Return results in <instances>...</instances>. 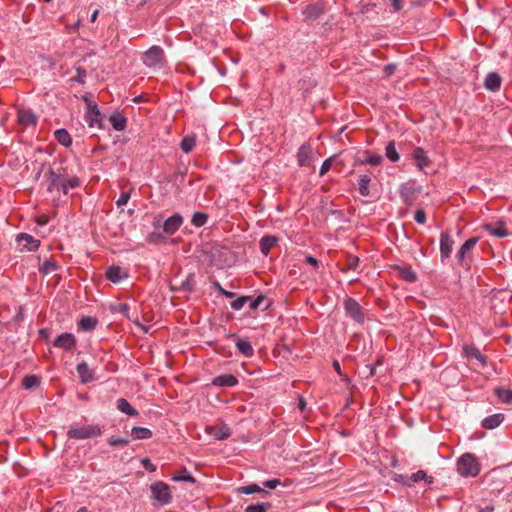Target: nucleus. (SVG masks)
<instances>
[{"instance_id": "393cba45", "label": "nucleus", "mask_w": 512, "mask_h": 512, "mask_svg": "<svg viewBox=\"0 0 512 512\" xmlns=\"http://www.w3.org/2000/svg\"><path fill=\"white\" fill-rule=\"evenodd\" d=\"M81 180L78 176H68L65 181H63L60 186L56 189L57 191H61L64 195H66L69 189H76L80 187Z\"/></svg>"}, {"instance_id": "bf43d9fd", "label": "nucleus", "mask_w": 512, "mask_h": 512, "mask_svg": "<svg viewBox=\"0 0 512 512\" xmlns=\"http://www.w3.org/2000/svg\"><path fill=\"white\" fill-rule=\"evenodd\" d=\"M414 220L419 224H424L426 222V213L424 210L419 209L415 212Z\"/></svg>"}, {"instance_id": "0eeeda50", "label": "nucleus", "mask_w": 512, "mask_h": 512, "mask_svg": "<svg viewBox=\"0 0 512 512\" xmlns=\"http://www.w3.org/2000/svg\"><path fill=\"white\" fill-rule=\"evenodd\" d=\"M478 240V237H471L462 244L456 255L459 265L463 267L470 266L471 251L477 244Z\"/></svg>"}, {"instance_id": "f257e3e1", "label": "nucleus", "mask_w": 512, "mask_h": 512, "mask_svg": "<svg viewBox=\"0 0 512 512\" xmlns=\"http://www.w3.org/2000/svg\"><path fill=\"white\" fill-rule=\"evenodd\" d=\"M103 433L102 427L98 424L93 425H71L67 431V437L75 440H85L100 436Z\"/></svg>"}, {"instance_id": "9d476101", "label": "nucleus", "mask_w": 512, "mask_h": 512, "mask_svg": "<svg viewBox=\"0 0 512 512\" xmlns=\"http://www.w3.org/2000/svg\"><path fill=\"white\" fill-rule=\"evenodd\" d=\"M411 157L419 170H424L431 164V160L428 157L427 152L420 146L413 149Z\"/></svg>"}, {"instance_id": "4c0bfd02", "label": "nucleus", "mask_w": 512, "mask_h": 512, "mask_svg": "<svg viewBox=\"0 0 512 512\" xmlns=\"http://www.w3.org/2000/svg\"><path fill=\"white\" fill-rule=\"evenodd\" d=\"M494 394L497 398L506 404L512 403V390L509 388L496 387L494 389Z\"/></svg>"}, {"instance_id": "c03bdc74", "label": "nucleus", "mask_w": 512, "mask_h": 512, "mask_svg": "<svg viewBox=\"0 0 512 512\" xmlns=\"http://www.w3.org/2000/svg\"><path fill=\"white\" fill-rule=\"evenodd\" d=\"M410 480L412 481V485L422 480H424L427 484H432L434 478L432 476H428L424 470H418L410 476Z\"/></svg>"}, {"instance_id": "e2e57ef3", "label": "nucleus", "mask_w": 512, "mask_h": 512, "mask_svg": "<svg viewBox=\"0 0 512 512\" xmlns=\"http://www.w3.org/2000/svg\"><path fill=\"white\" fill-rule=\"evenodd\" d=\"M141 464L142 466L148 470L149 472H154L156 471V465H154L149 458H143L141 460Z\"/></svg>"}, {"instance_id": "13d9d810", "label": "nucleus", "mask_w": 512, "mask_h": 512, "mask_svg": "<svg viewBox=\"0 0 512 512\" xmlns=\"http://www.w3.org/2000/svg\"><path fill=\"white\" fill-rule=\"evenodd\" d=\"M130 199V193L129 192H122L119 196V198L116 201V205L118 207L124 206L127 204V202Z\"/></svg>"}, {"instance_id": "37998d69", "label": "nucleus", "mask_w": 512, "mask_h": 512, "mask_svg": "<svg viewBox=\"0 0 512 512\" xmlns=\"http://www.w3.org/2000/svg\"><path fill=\"white\" fill-rule=\"evenodd\" d=\"M196 144V138L194 135L185 136L180 143V148L184 153H189L193 150Z\"/></svg>"}, {"instance_id": "774afa93", "label": "nucleus", "mask_w": 512, "mask_h": 512, "mask_svg": "<svg viewBox=\"0 0 512 512\" xmlns=\"http://www.w3.org/2000/svg\"><path fill=\"white\" fill-rule=\"evenodd\" d=\"M86 77V72L82 68H77V76L75 77V80L84 83V78Z\"/></svg>"}, {"instance_id": "2f4dec72", "label": "nucleus", "mask_w": 512, "mask_h": 512, "mask_svg": "<svg viewBox=\"0 0 512 512\" xmlns=\"http://www.w3.org/2000/svg\"><path fill=\"white\" fill-rule=\"evenodd\" d=\"M209 434L212 435L217 440L227 439L231 435L230 428L227 426H214L209 430Z\"/></svg>"}, {"instance_id": "2eb2a0df", "label": "nucleus", "mask_w": 512, "mask_h": 512, "mask_svg": "<svg viewBox=\"0 0 512 512\" xmlns=\"http://www.w3.org/2000/svg\"><path fill=\"white\" fill-rule=\"evenodd\" d=\"M363 156H357L355 158V165H366L378 166L383 162V157L379 154H371L369 150H365L362 153Z\"/></svg>"}, {"instance_id": "79ce46f5", "label": "nucleus", "mask_w": 512, "mask_h": 512, "mask_svg": "<svg viewBox=\"0 0 512 512\" xmlns=\"http://www.w3.org/2000/svg\"><path fill=\"white\" fill-rule=\"evenodd\" d=\"M40 385V377L37 375H26L22 380V387L26 390L36 388Z\"/></svg>"}, {"instance_id": "a878e982", "label": "nucleus", "mask_w": 512, "mask_h": 512, "mask_svg": "<svg viewBox=\"0 0 512 512\" xmlns=\"http://www.w3.org/2000/svg\"><path fill=\"white\" fill-rule=\"evenodd\" d=\"M504 414L496 413L482 420V427L488 430L497 428L504 421Z\"/></svg>"}, {"instance_id": "4d7b16f0", "label": "nucleus", "mask_w": 512, "mask_h": 512, "mask_svg": "<svg viewBox=\"0 0 512 512\" xmlns=\"http://www.w3.org/2000/svg\"><path fill=\"white\" fill-rule=\"evenodd\" d=\"M97 322H79V330L90 332L96 328Z\"/></svg>"}, {"instance_id": "6e6d98bb", "label": "nucleus", "mask_w": 512, "mask_h": 512, "mask_svg": "<svg viewBox=\"0 0 512 512\" xmlns=\"http://www.w3.org/2000/svg\"><path fill=\"white\" fill-rule=\"evenodd\" d=\"M360 259L358 256L349 255L347 258V268L350 270H356L359 266Z\"/></svg>"}, {"instance_id": "4468645a", "label": "nucleus", "mask_w": 512, "mask_h": 512, "mask_svg": "<svg viewBox=\"0 0 512 512\" xmlns=\"http://www.w3.org/2000/svg\"><path fill=\"white\" fill-rule=\"evenodd\" d=\"M463 354L468 360L475 359L482 367L486 366L487 358L480 350L473 344L465 345L463 347Z\"/></svg>"}, {"instance_id": "473e14b6", "label": "nucleus", "mask_w": 512, "mask_h": 512, "mask_svg": "<svg viewBox=\"0 0 512 512\" xmlns=\"http://www.w3.org/2000/svg\"><path fill=\"white\" fill-rule=\"evenodd\" d=\"M235 344L239 352L245 357L250 358L254 355V349L249 341L238 338Z\"/></svg>"}, {"instance_id": "338daca9", "label": "nucleus", "mask_w": 512, "mask_h": 512, "mask_svg": "<svg viewBox=\"0 0 512 512\" xmlns=\"http://www.w3.org/2000/svg\"><path fill=\"white\" fill-rule=\"evenodd\" d=\"M49 222V217L45 214L37 216L36 223L40 226H45Z\"/></svg>"}, {"instance_id": "20e7f679", "label": "nucleus", "mask_w": 512, "mask_h": 512, "mask_svg": "<svg viewBox=\"0 0 512 512\" xmlns=\"http://www.w3.org/2000/svg\"><path fill=\"white\" fill-rule=\"evenodd\" d=\"M421 187L415 181L402 183L399 187V195L405 205L411 206L418 198Z\"/></svg>"}, {"instance_id": "09e8293b", "label": "nucleus", "mask_w": 512, "mask_h": 512, "mask_svg": "<svg viewBox=\"0 0 512 512\" xmlns=\"http://www.w3.org/2000/svg\"><path fill=\"white\" fill-rule=\"evenodd\" d=\"M271 507V503L262 502L254 505H249L245 508V512H267V510Z\"/></svg>"}, {"instance_id": "ea45409f", "label": "nucleus", "mask_w": 512, "mask_h": 512, "mask_svg": "<svg viewBox=\"0 0 512 512\" xmlns=\"http://www.w3.org/2000/svg\"><path fill=\"white\" fill-rule=\"evenodd\" d=\"M124 276L119 266H111L106 271V277L113 283L119 282Z\"/></svg>"}, {"instance_id": "0e129e2a", "label": "nucleus", "mask_w": 512, "mask_h": 512, "mask_svg": "<svg viewBox=\"0 0 512 512\" xmlns=\"http://www.w3.org/2000/svg\"><path fill=\"white\" fill-rule=\"evenodd\" d=\"M305 263L311 265L315 270L319 269V261L313 256H306Z\"/></svg>"}, {"instance_id": "680f3d73", "label": "nucleus", "mask_w": 512, "mask_h": 512, "mask_svg": "<svg viewBox=\"0 0 512 512\" xmlns=\"http://www.w3.org/2000/svg\"><path fill=\"white\" fill-rule=\"evenodd\" d=\"M215 287L220 294L224 295L227 298L234 299L236 297V293L225 290L220 286L219 283H215Z\"/></svg>"}, {"instance_id": "7c9ffc66", "label": "nucleus", "mask_w": 512, "mask_h": 512, "mask_svg": "<svg viewBox=\"0 0 512 512\" xmlns=\"http://www.w3.org/2000/svg\"><path fill=\"white\" fill-rule=\"evenodd\" d=\"M263 302H266L265 306L262 308V310H266L270 306V302L267 300V298L264 295H258L256 298H253L252 296H249V301H247L246 306L250 310H256Z\"/></svg>"}, {"instance_id": "c9c22d12", "label": "nucleus", "mask_w": 512, "mask_h": 512, "mask_svg": "<svg viewBox=\"0 0 512 512\" xmlns=\"http://www.w3.org/2000/svg\"><path fill=\"white\" fill-rule=\"evenodd\" d=\"M371 182V177L368 174H362L359 176L358 185H359V193L361 196L367 197L370 195L369 184Z\"/></svg>"}, {"instance_id": "de8ad7c7", "label": "nucleus", "mask_w": 512, "mask_h": 512, "mask_svg": "<svg viewBox=\"0 0 512 512\" xmlns=\"http://www.w3.org/2000/svg\"><path fill=\"white\" fill-rule=\"evenodd\" d=\"M146 241L150 244L158 245L165 242V237L161 232L153 231L146 236Z\"/></svg>"}, {"instance_id": "6e6552de", "label": "nucleus", "mask_w": 512, "mask_h": 512, "mask_svg": "<svg viewBox=\"0 0 512 512\" xmlns=\"http://www.w3.org/2000/svg\"><path fill=\"white\" fill-rule=\"evenodd\" d=\"M324 11H325L324 3L320 2V1L310 3L303 10L304 20L307 22L315 21L324 13Z\"/></svg>"}, {"instance_id": "7ed1b4c3", "label": "nucleus", "mask_w": 512, "mask_h": 512, "mask_svg": "<svg viewBox=\"0 0 512 512\" xmlns=\"http://www.w3.org/2000/svg\"><path fill=\"white\" fill-rule=\"evenodd\" d=\"M143 64L152 69H161L165 64L164 50L157 45L150 47L142 55Z\"/></svg>"}, {"instance_id": "1a4fd4ad", "label": "nucleus", "mask_w": 512, "mask_h": 512, "mask_svg": "<svg viewBox=\"0 0 512 512\" xmlns=\"http://www.w3.org/2000/svg\"><path fill=\"white\" fill-rule=\"evenodd\" d=\"M454 241L451 238L448 231H443L440 237V255L441 261L444 262L446 259L450 258L451 253L453 251Z\"/></svg>"}, {"instance_id": "e433bc0d", "label": "nucleus", "mask_w": 512, "mask_h": 512, "mask_svg": "<svg viewBox=\"0 0 512 512\" xmlns=\"http://www.w3.org/2000/svg\"><path fill=\"white\" fill-rule=\"evenodd\" d=\"M59 268L58 263L52 258L46 259L39 266V272L43 275H48L55 272Z\"/></svg>"}, {"instance_id": "4be33fe9", "label": "nucleus", "mask_w": 512, "mask_h": 512, "mask_svg": "<svg viewBox=\"0 0 512 512\" xmlns=\"http://www.w3.org/2000/svg\"><path fill=\"white\" fill-rule=\"evenodd\" d=\"M211 384L216 387H234L238 384V379L232 374H223L214 377Z\"/></svg>"}, {"instance_id": "a19ab883", "label": "nucleus", "mask_w": 512, "mask_h": 512, "mask_svg": "<svg viewBox=\"0 0 512 512\" xmlns=\"http://www.w3.org/2000/svg\"><path fill=\"white\" fill-rule=\"evenodd\" d=\"M385 156L391 161V162H397L400 159V155L397 152L396 145L394 141H389L388 144L385 147Z\"/></svg>"}, {"instance_id": "423d86ee", "label": "nucleus", "mask_w": 512, "mask_h": 512, "mask_svg": "<svg viewBox=\"0 0 512 512\" xmlns=\"http://www.w3.org/2000/svg\"><path fill=\"white\" fill-rule=\"evenodd\" d=\"M150 490L153 499L161 505H167L171 502L172 495L168 484L162 481H157L150 486Z\"/></svg>"}, {"instance_id": "f8f14e48", "label": "nucleus", "mask_w": 512, "mask_h": 512, "mask_svg": "<svg viewBox=\"0 0 512 512\" xmlns=\"http://www.w3.org/2000/svg\"><path fill=\"white\" fill-rule=\"evenodd\" d=\"M85 120L89 127H98L102 128V119L100 110L97 107V104H88V111L85 115Z\"/></svg>"}, {"instance_id": "5fc2aeb1", "label": "nucleus", "mask_w": 512, "mask_h": 512, "mask_svg": "<svg viewBox=\"0 0 512 512\" xmlns=\"http://www.w3.org/2000/svg\"><path fill=\"white\" fill-rule=\"evenodd\" d=\"M336 159V155H333L332 157L327 158L320 167V176L325 175L332 167L333 162Z\"/></svg>"}, {"instance_id": "8fccbe9b", "label": "nucleus", "mask_w": 512, "mask_h": 512, "mask_svg": "<svg viewBox=\"0 0 512 512\" xmlns=\"http://www.w3.org/2000/svg\"><path fill=\"white\" fill-rule=\"evenodd\" d=\"M247 301H249V296H240L238 298H234L230 305L234 310H241L246 306Z\"/></svg>"}, {"instance_id": "c85d7f7f", "label": "nucleus", "mask_w": 512, "mask_h": 512, "mask_svg": "<svg viewBox=\"0 0 512 512\" xmlns=\"http://www.w3.org/2000/svg\"><path fill=\"white\" fill-rule=\"evenodd\" d=\"M109 121L112 127L116 131H123L126 128L127 119L122 113H114L109 117Z\"/></svg>"}, {"instance_id": "3c124183", "label": "nucleus", "mask_w": 512, "mask_h": 512, "mask_svg": "<svg viewBox=\"0 0 512 512\" xmlns=\"http://www.w3.org/2000/svg\"><path fill=\"white\" fill-rule=\"evenodd\" d=\"M194 278H195V275L193 273H190L187 276L186 280L181 283L180 289L183 291L191 292L194 287Z\"/></svg>"}, {"instance_id": "cd10ccee", "label": "nucleus", "mask_w": 512, "mask_h": 512, "mask_svg": "<svg viewBox=\"0 0 512 512\" xmlns=\"http://www.w3.org/2000/svg\"><path fill=\"white\" fill-rule=\"evenodd\" d=\"M77 373L82 383H88L93 380V372L89 369L86 362H81L76 367Z\"/></svg>"}, {"instance_id": "ddd939ff", "label": "nucleus", "mask_w": 512, "mask_h": 512, "mask_svg": "<svg viewBox=\"0 0 512 512\" xmlns=\"http://www.w3.org/2000/svg\"><path fill=\"white\" fill-rule=\"evenodd\" d=\"M17 242L22 247V250L26 251H36L40 246V241L27 233H20L17 236Z\"/></svg>"}, {"instance_id": "bb28decb", "label": "nucleus", "mask_w": 512, "mask_h": 512, "mask_svg": "<svg viewBox=\"0 0 512 512\" xmlns=\"http://www.w3.org/2000/svg\"><path fill=\"white\" fill-rule=\"evenodd\" d=\"M277 242L278 238L276 236L266 235L262 237L259 243L262 254L267 256L270 253L271 249L275 247Z\"/></svg>"}, {"instance_id": "a18cd8bd", "label": "nucleus", "mask_w": 512, "mask_h": 512, "mask_svg": "<svg viewBox=\"0 0 512 512\" xmlns=\"http://www.w3.org/2000/svg\"><path fill=\"white\" fill-rule=\"evenodd\" d=\"M172 480L175 482H181V481L189 482V483L196 482L195 478L186 469L173 475Z\"/></svg>"}, {"instance_id": "603ef678", "label": "nucleus", "mask_w": 512, "mask_h": 512, "mask_svg": "<svg viewBox=\"0 0 512 512\" xmlns=\"http://www.w3.org/2000/svg\"><path fill=\"white\" fill-rule=\"evenodd\" d=\"M392 479L395 482L402 484L403 486L412 487V481L410 480V476L395 473Z\"/></svg>"}, {"instance_id": "a211bd4d", "label": "nucleus", "mask_w": 512, "mask_h": 512, "mask_svg": "<svg viewBox=\"0 0 512 512\" xmlns=\"http://www.w3.org/2000/svg\"><path fill=\"white\" fill-rule=\"evenodd\" d=\"M17 119L18 123L24 127L35 126L37 124V116L30 109H19Z\"/></svg>"}, {"instance_id": "5701e85b", "label": "nucleus", "mask_w": 512, "mask_h": 512, "mask_svg": "<svg viewBox=\"0 0 512 512\" xmlns=\"http://www.w3.org/2000/svg\"><path fill=\"white\" fill-rule=\"evenodd\" d=\"M483 229L489 232L491 235L496 236L498 238H503L508 235V232L503 222L485 223L483 225Z\"/></svg>"}, {"instance_id": "9b49d317", "label": "nucleus", "mask_w": 512, "mask_h": 512, "mask_svg": "<svg viewBox=\"0 0 512 512\" xmlns=\"http://www.w3.org/2000/svg\"><path fill=\"white\" fill-rule=\"evenodd\" d=\"M344 308L346 315L353 320H361L364 317L360 304L352 298H347L345 300Z\"/></svg>"}, {"instance_id": "39448f33", "label": "nucleus", "mask_w": 512, "mask_h": 512, "mask_svg": "<svg viewBox=\"0 0 512 512\" xmlns=\"http://www.w3.org/2000/svg\"><path fill=\"white\" fill-rule=\"evenodd\" d=\"M47 179L49 181L48 191L52 192L56 190L60 184L66 180L69 176L67 166H58L56 168H50L47 172Z\"/></svg>"}, {"instance_id": "58836bf2", "label": "nucleus", "mask_w": 512, "mask_h": 512, "mask_svg": "<svg viewBox=\"0 0 512 512\" xmlns=\"http://www.w3.org/2000/svg\"><path fill=\"white\" fill-rule=\"evenodd\" d=\"M131 436L135 440L149 439L152 437V431L145 427H133Z\"/></svg>"}, {"instance_id": "f03ea898", "label": "nucleus", "mask_w": 512, "mask_h": 512, "mask_svg": "<svg viewBox=\"0 0 512 512\" xmlns=\"http://www.w3.org/2000/svg\"><path fill=\"white\" fill-rule=\"evenodd\" d=\"M457 471L464 477H475L480 472V466L473 454L465 453L457 461Z\"/></svg>"}, {"instance_id": "dca6fc26", "label": "nucleus", "mask_w": 512, "mask_h": 512, "mask_svg": "<svg viewBox=\"0 0 512 512\" xmlns=\"http://www.w3.org/2000/svg\"><path fill=\"white\" fill-rule=\"evenodd\" d=\"M182 224L183 217L180 214L176 213L164 221L163 231L168 235H173L176 231L179 230Z\"/></svg>"}, {"instance_id": "49530a36", "label": "nucleus", "mask_w": 512, "mask_h": 512, "mask_svg": "<svg viewBox=\"0 0 512 512\" xmlns=\"http://www.w3.org/2000/svg\"><path fill=\"white\" fill-rule=\"evenodd\" d=\"M208 215L203 212H195L191 218V223L196 227H202L207 223Z\"/></svg>"}, {"instance_id": "72a5a7b5", "label": "nucleus", "mask_w": 512, "mask_h": 512, "mask_svg": "<svg viewBox=\"0 0 512 512\" xmlns=\"http://www.w3.org/2000/svg\"><path fill=\"white\" fill-rule=\"evenodd\" d=\"M240 494H254V493H262L263 495H269L270 492L261 488L258 484L252 483L246 486H241L237 489Z\"/></svg>"}, {"instance_id": "412c9836", "label": "nucleus", "mask_w": 512, "mask_h": 512, "mask_svg": "<svg viewBox=\"0 0 512 512\" xmlns=\"http://www.w3.org/2000/svg\"><path fill=\"white\" fill-rule=\"evenodd\" d=\"M297 160L300 166L309 167L313 163L312 148L310 145H302L297 152Z\"/></svg>"}, {"instance_id": "c756f323", "label": "nucleus", "mask_w": 512, "mask_h": 512, "mask_svg": "<svg viewBox=\"0 0 512 512\" xmlns=\"http://www.w3.org/2000/svg\"><path fill=\"white\" fill-rule=\"evenodd\" d=\"M117 409L128 416H138V411L133 408L125 398H119L116 402Z\"/></svg>"}, {"instance_id": "aec40b11", "label": "nucleus", "mask_w": 512, "mask_h": 512, "mask_svg": "<svg viewBox=\"0 0 512 512\" xmlns=\"http://www.w3.org/2000/svg\"><path fill=\"white\" fill-rule=\"evenodd\" d=\"M110 316L118 317V318H127L130 319L131 316L129 314L130 306L127 303L116 302L110 304L109 307Z\"/></svg>"}, {"instance_id": "f3484780", "label": "nucleus", "mask_w": 512, "mask_h": 512, "mask_svg": "<svg viewBox=\"0 0 512 512\" xmlns=\"http://www.w3.org/2000/svg\"><path fill=\"white\" fill-rule=\"evenodd\" d=\"M53 345L55 347H58V348L68 351L75 347L76 339H75L74 335L71 333H62L56 337V339L53 342Z\"/></svg>"}, {"instance_id": "864d4df0", "label": "nucleus", "mask_w": 512, "mask_h": 512, "mask_svg": "<svg viewBox=\"0 0 512 512\" xmlns=\"http://www.w3.org/2000/svg\"><path fill=\"white\" fill-rule=\"evenodd\" d=\"M128 438L111 436L108 439V444L111 446H127L129 444Z\"/></svg>"}, {"instance_id": "6ab92c4d", "label": "nucleus", "mask_w": 512, "mask_h": 512, "mask_svg": "<svg viewBox=\"0 0 512 512\" xmlns=\"http://www.w3.org/2000/svg\"><path fill=\"white\" fill-rule=\"evenodd\" d=\"M392 269L397 272L398 276L406 282L415 283L418 279L416 272L411 266L394 265Z\"/></svg>"}, {"instance_id": "69168bd1", "label": "nucleus", "mask_w": 512, "mask_h": 512, "mask_svg": "<svg viewBox=\"0 0 512 512\" xmlns=\"http://www.w3.org/2000/svg\"><path fill=\"white\" fill-rule=\"evenodd\" d=\"M280 484L279 479H270L263 482L264 487L269 489H275Z\"/></svg>"}, {"instance_id": "b1692460", "label": "nucleus", "mask_w": 512, "mask_h": 512, "mask_svg": "<svg viewBox=\"0 0 512 512\" xmlns=\"http://www.w3.org/2000/svg\"><path fill=\"white\" fill-rule=\"evenodd\" d=\"M502 83V79L500 75L496 72H490L485 78L484 86L486 89L496 92L500 89Z\"/></svg>"}, {"instance_id": "052dcab7", "label": "nucleus", "mask_w": 512, "mask_h": 512, "mask_svg": "<svg viewBox=\"0 0 512 512\" xmlns=\"http://www.w3.org/2000/svg\"><path fill=\"white\" fill-rule=\"evenodd\" d=\"M396 70H397V65L394 63H389V64L385 65L383 68L385 77H390L391 75H393L395 73Z\"/></svg>"}, {"instance_id": "f704fd0d", "label": "nucleus", "mask_w": 512, "mask_h": 512, "mask_svg": "<svg viewBox=\"0 0 512 512\" xmlns=\"http://www.w3.org/2000/svg\"><path fill=\"white\" fill-rule=\"evenodd\" d=\"M55 139L64 147H70L72 145V138L66 129H57L54 132Z\"/></svg>"}]
</instances>
